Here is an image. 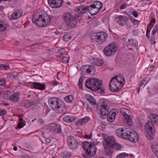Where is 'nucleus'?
Returning <instances> with one entry per match:
<instances>
[{
	"label": "nucleus",
	"mask_w": 158,
	"mask_h": 158,
	"mask_svg": "<svg viewBox=\"0 0 158 158\" xmlns=\"http://www.w3.org/2000/svg\"><path fill=\"white\" fill-rule=\"evenodd\" d=\"M67 142L70 148L73 150L77 149L79 145L76 139L72 136L67 137Z\"/></svg>",
	"instance_id": "obj_11"
},
{
	"label": "nucleus",
	"mask_w": 158,
	"mask_h": 158,
	"mask_svg": "<svg viewBox=\"0 0 158 158\" xmlns=\"http://www.w3.org/2000/svg\"><path fill=\"white\" fill-rule=\"evenodd\" d=\"M50 6L52 8H58L61 6L63 1L62 0H48Z\"/></svg>",
	"instance_id": "obj_12"
},
{
	"label": "nucleus",
	"mask_w": 158,
	"mask_h": 158,
	"mask_svg": "<svg viewBox=\"0 0 158 158\" xmlns=\"http://www.w3.org/2000/svg\"><path fill=\"white\" fill-rule=\"evenodd\" d=\"M88 8L89 6H80L75 8L74 10L78 13L84 14L88 11Z\"/></svg>",
	"instance_id": "obj_17"
},
{
	"label": "nucleus",
	"mask_w": 158,
	"mask_h": 158,
	"mask_svg": "<svg viewBox=\"0 0 158 158\" xmlns=\"http://www.w3.org/2000/svg\"><path fill=\"white\" fill-rule=\"evenodd\" d=\"M127 44L129 45H131L134 47L138 46V42L136 40L133 39H129L127 42Z\"/></svg>",
	"instance_id": "obj_27"
},
{
	"label": "nucleus",
	"mask_w": 158,
	"mask_h": 158,
	"mask_svg": "<svg viewBox=\"0 0 158 158\" xmlns=\"http://www.w3.org/2000/svg\"><path fill=\"white\" fill-rule=\"evenodd\" d=\"M6 84V81L4 79H0V85L4 86Z\"/></svg>",
	"instance_id": "obj_50"
},
{
	"label": "nucleus",
	"mask_w": 158,
	"mask_h": 158,
	"mask_svg": "<svg viewBox=\"0 0 158 158\" xmlns=\"http://www.w3.org/2000/svg\"><path fill=\"white\" fill-rule=\"evenodd\" d=\"M158 147V144L156 143H154L152 146V151H155L156 148Z\"/></svg>",
	"instance_id": "obj_43"
},
{
	"label": "nucleus",
	"mask_w": 158,
	"mask_h": 158,
	"mask_svg": "<svg viewBox=\"0 0 158 158\" xmlns=\"http://www.w3.org/2000/svg\"><path fill=\"white\" fill-rule=\"evenodd\" d=\"M74 17H73L72 19L69 20V22L66 24V26H68L69 28H74L77 25V22L76 17H79V15H76Z\"/></svg>",
	"instance_id": "obj_14"
},
{
	"label": "nucleus",
	"mask_w": 158,
	"mask_h": 158,
	"mask_svg": "<svg viewBox=\"0 0 158 158\" xmlns=\"http://www.w3.org/2000/svg\"><path fill=\"white\" fill-rule=\"evenodd\" d=\"M58 52L61 56H63L66 53V51L64 48L60 49L58 50Z\"/></svg>",
	"instance_id": "obj_42"
},
{
	"label": "nucleus",
	"mask_w": 158,
	"mask_h": 158,
	"mask_svg": "<svg viewBox=\"0 0 158 158\" xmlns=\"http://www.w3.org/2000/svg\"><path fill=\"white\" fill-rule=\"evenodd\" d=\"M8 67L6 65L3 64H0V70H2L5 69L6 70L7 68Z\"/></svg>",
	"instance_id": "obj_47"
},
{
	"label": "nucleus",
	"mask_w": 158,
	"mask_h": 158,
	"mask_svg": "<svg viewBox=\"0 0 158 158\" xmlns=\"http://www.w3.org/2000/svg\"><path fill=\"white\" fill-rule=\"evenodd\" d=\"M91 36L92 40L97 41V42H98V40H99L98 33H94L91 35Z\"/></svg>",
	"instance_id": "obj_31"
},
{
	"label": "nucleus",
	"mask_w": 158,
	"mask_h": 158,
	"mask_svg": "<svg viewBox=\"0 0 158 158\" xmlns=\"http://www.w3.org/2000/svg\"><path fill=\"white\" fill-rule=\"evenodd\" d=\"M54 127L53 131V132L54 133H59L61 131V129L60 126L58 125L54 124Z\"/></svg>",
	"instance_id": "obj_30"
},
{
	"label": "nucleus",
	"mask_w": 158,
	"mask_h": 158,
	"mask_svg": "<svg viewBox=\"0 0 158 158\" xmlns=\"http://www.w3.org/2000/svg\"><path fill=\"white\" fill-rule=\"evenodd\" d=\"M48 102L49 106L54 110H62L65 111L66 110L63 102L56 97L50 98L48 99Z\"/></svg>",
	"instance_id": "obj_5"
},
{
	"label": "nucleus",
	"mask_w": 158,
	"mask_h": 158,
	"mask_svg": "<svg viewBox=\"0 0 158 158\" xmlns=\"http://www.w3.org/2000/svg\"><path fill=\"white\" fill-rule=\"evenodd\" d=\"M85 86L93 91L99 89V81L97 78H92L87 79L85 81Z\"/></svg>",
	"instance_id": "obj_7"
},
{
	"label": "nucleus",
	"mask_w": 158,
	"mask_h": 158,
	"mask_svg": "<svg viewBox=\"0 0 158 158\" xmlns=\"http://www.w3.org/2000/svg\"><path fill=\"white\" fill-rule=\"evenodd\" d=\"M90 118L89 117H85L82 119H78L77 121V124L78 125H81L83 123H85L88 122L90 120Z\"/></svg>",
	"instance_id": "obj_24"
},
{
	"label": "nucleus",
	"mask_w": 158,
	"mask_h": 158,
	"mask_svg": "<svg viewBox=\"0 0 158 158\" xmlns=\"http://www.w3.org/2000/svg\"><path fill=\"white\" fill-rule=\"evenodd\" d=\"M106 144L105 145H107L113 147L114 149L119 150L121 146L118 144L116 141L115 138L113 136H108L105 139Z\"/></svg>",
	"instance_id": "obj_9"
},
{
	"label": "nucleus",
	"mask_w": 158,
	"mask_h": 158,
	"mask_svg": "<svg viewBox=\"0 0 158 158\" xmlns=\"http://www.w3.org/2000/svg\"><path fill=\"white\" fill-rule=\"evenodd\" d=\"M83 78L81 77L79 79V82H78V86L79 87L83 89H82V85L83 82Z\"/></svg>",
	"instance_id": "obj_40"
},
{
	"label": "nucleus",
	"mask_w": 158,
	"mask_h": 158,
	"mask_svg": "<svg viewBox=\"0 0 158 158\" xmlns=\"http://www.w3.org/2000/svg\"><path fill=\"white\" fill-rule=\"evenodd\" d=\"M117 49V44L115 43H112L105 48L103 52L106 56H111L115 53Z\"/></svg>",
	"instance_id": "obj_8"
},
{
	"label": "nucleus",
	"mask_w": 158,
	"mask_h": 158,
	"mask_svg": "<svg viewBox=\"0 0 158 158\" xmlns=\"http://www.w3.org/2000/svg\"><path fill=\"white\" fill-rule=\"evenodd\" d=\"M98 142H90L88 141L83 142L82 146L85 151V154L82 153L83 157L87 158L86 157H91L95 155L96 153L97 148L96 145H98Z\"/></svg>",
	"instance_id": "obj_3"
},
{
	"label": "nucleus",
	"mask_w": 158,
	"mask_h": 158,
	"mask_svg": "<svg viewBox=\"0 0 158 158\" xmlns=\"http://www.w3.org/2000/svg\"><path fill=\"white\" fill-rule=\"evenodd\" d=\"M62 59L64 62L65 63H67L69 62V59L68 58L66 57H63Z\"/></svg>",
	"instance_id": "obj_52"
},
{
	"label": "nucleus",
	"mask_w": 158,
	"mask_h": 158,
	"mask_svg": "<svg viewBox=\"0 0 158 158\" xmlns=\"http://www.w3.org/2000/svg\"><path fill=\"white\" fill-rule=\"evenodd\" d=\"M89 68L86 70V73H88L89 74H92V72L94 73V71L95 70V68L93 65H88Z\"/></svg>",
	"instance_id": "obj_28"
},
{
	"label": "nucleus",
	"mask_w": 158,
	"mask_h": 158,
	"mask_svg": "<svg viewBox=\"0 0 158 158\" xmlns=\"http://www.w3.org/2000/svg\"><path fill=\"white\" fill-rule=\"evenodd\" d=\"M88 12L92 15H95L99 12V8L97 7L95 4H93L89 6Z\"/></svg>",
	"instance_id": "obj_15"
},
{
	"label": "nucleus",
	"mask_w": 158,
	"mask_h": 158,
	"mask_svg": "<svg viewBox=\"0 0 158 158\" xmlns=\"http://www.w3.org/2000/svg\"><path fill=\"white\" fill-rule=\"evenodd\" d=\"M118 23L119 24L120 26H123L124 25V24H123V23L122 22V21L118 20L117 21Z\"/></svg>",
	"instance_id": "obj_61"
},
{
	"label": "nucleus",
	"mask_w": 158,
	"mask_h": 158,
	"mask_svg": "<svg viewBox=\"0 0 158 158\" xmlns=\"http://www.w3.org/2000/svg\"><path fill=\"white\" fill-rule=\"evenodd\" d=\"M34 88L35 89L43 90L45 88V85L44 84H41L39 83L35 82L34 83Z\"/></svg>",
	"instance_id": "obj_25"
},
{
	"label": "nucleus",
	"mask_w": 158,
	"mask_h": 158,
	"mask_svg": "<svg viewBox=\"0 0 158 158\" xmlns=\"http://www.w3.org/2000/svg\"><path fill=\"white\" fill-rule=\"evenodd\" d=\"M17 74L15 73H12L10 74V77L11 78L15 79L17 77Z\"/></svg>",
	"instance_id": "obj_51"
},
{
	"label": "nucleus",
	"mask_w": 158,
	"mask_h": 158,
	"mask_svg": "<svg viewBox=\"0 0 158 158\" xmlns=\"http://www.w3.org/2000/svg\"><path fill=\"white\" fill-rule=\"evenodd\" d=\"M94 64L97 66H99V60L98 59H94Z\"/></svg>",
	"instance_id": "obj_49"
},
{
	"label": "nucleus",
	"mask_w": 158,
	"mask_h": 158,
	"mask_svg": "<svg viewBox=\"0 0 158 158\" xmlns=\"http://www.w3.org/2000/svg\"><path fill=\"white\" fill-rule=\"evenodd\" d=\"M9 99L12 102H17L19 100V93L16 92L10 95L9 97Z\"/></svg>",
	"instance_id": "obj_18"
},
{
	"label": "nucleus",
	"mask_w": 158,
	"mask_h": 158,
	"mask_svg": "<svg viewBox=\"0 0 158 158\" xmlns=\"http://www.w3.org/2000/svg\"><path fill=\"white\" fill-rule=\"evenodd\" d=\"M127 4L125 3H124L120 7V8L121 9H124L125 8V6Z\"/></svg>",
	"instance_id": "obj_58"
},
{
	"label": "nucleus",
	"mask_w": 158,
	"mask_h": 158,
	"mask_svg": "<svg viewBox=\"0 0 158 158\" xmlns=\"http://www.w3.org/2000/svg\"><path fill=\"white\" fill-rule=\"evenodd\" d=\"M158 31V26L156 25L154 28L152 33V35H155V34Z\"/></svg>",
	"instance_id": "obj_45"
},
{
	"label": "nucleus",
	"mask_w": 158,
	"mask_h": 158,
	"mask_svg": "<svg viewBox=\"0 0 158 158\" xmlns=\"http://www.w3.org/2000/svg\"><path fill=\"white\" fill-rule=\"evenodd\" d=\"M19 123L18 125V127L20 129L23 127L25 125V124L23 123V119L22 118H20L19 119Z\"/></svg>",
	"instance_id": "obj_37"
},
{
	"label": "nucleus",
	"mask_w": 158,
	"mask_h": 158,
	"mask_svg": "<svg viewBox=\"0 0 158 158\" xmlns=\"http://www.w3.org/2000/svg\"><path fill=\"white\" fill-rule=\"evenodd\" d=\"M24 106L27 108H28L30 107V105H29V104L27 102H25L24 103Z\"/></svg>",
	"instance_id": "obj_55"
},
{
	"label": "nucleus",
	"mask_w": 158,
	"mask_h": 158,
	"mask_svg": "<svg viewBox=\"0 0 158 158\" xmlns=\"http://www.w3.org/2000/svg\"><path fill=\"white\" fill-rule=\"evenodd\" d=\"M45 142L47 143H49L51 142V140L49 138H47L45 139Z\"/></svg>",
	"instance_id": "obj_64"
},
{
	"label": "nucleus",
	"mask_w": 158,
	"mask_h": 158,
	"mask_svg": "<svg viewBox=\"0 0 158 158\" xmlns=\"http://www.w3.org/2000/svg\"><path fill=\"white\" fill-rule=\"evenodd\" d=\"M132 22L133 23L136 24H137L138 21L136 19H134L132 21Z\"/></svg>",
	"instance_id": "obj_62"
},
{
	"label": "nucleus",
	"mask_w": 158,
	"mask_h": 158,
	"mask_svg": "<svg viewBox=\"0 0 158 158\" xmlns=\"http://www.w3.org/2000/svg\"><path fill=\"white\" fill-rule=\"evenodd\" d=\"M85 98L90 103L92 104L94 107H96L97 110L98 111V104H97L96 102L95 98L90 94H86L85 95Z\"/></svg>",
	"instance_id": "obj_13"
},
{
	"label": "nucleus",
	"mask_w": 158,
	"mask_h": 158,
	"mask_svg": "<svg viewBox=\"0 0 158 158\" xmlns=\"http://www.w3.org/2000/svg\"><path fill=\"white\" fill-rule=\"evenodd\" d=\"M132 15H133L135 17H136L138 16V13L135 11H133L132 12Z\"/></svg>",
	"instance_id": "obj_59"
},
{
	"label": "nucleus",
	"mask_w": 158,
	"mask_h": 158,
	"mask_svg": "<svg viewBox=\"0 0 158 158\" xmlns=\"http://www.w3.org/2000/svg\"><path fill=\"white\" fill-rule=\"evenodd\" d=\"M71 38V36L69 35L66 34L63 37V39L64 41L67 42L70 40Z\"/></svg>",
	"instance_id": "obj_39"
},
{
	"label": "nucleus",
	"mask_w": 158,
	"mask_h": 158,
	"mask_svg": "<svg viewBox=\"0 0 158 158\" xmlns=\"http://www.w3.org/2000/svg\"><path fill=\"white\" fill-rule=\"evenodd\" d=\"M103 6V4L100 1H99V11L101 10V9L102 8Z\"/></svg>",
	"instance_id": "obj_63"
},
{
	"label": "nucleus",
	"mask_w": 158,
	"mask_h": 158,
	"mask_svg": "<svg viewBox=\"0 0 158 158\" xmlns=\"http://www.w3.org/2000/svg\"><path fill=\"white\" fill-rule=\"evenodd\" d=\"M6 113V111L5 110H2L0 109V116L3 115Z\"/></svg>",
	"instance_id": "obj_48"
},
{
	"label": "nucleus",
	"mask_w": 158,
	"mask_h": 158,
	"mask_svg": "<svg viewBox=\"0 0 158 158\" xmlns=\"http://www.w3.org/2000/svg\"><path fill=\"white\" fill-rule=\"evenodd\" d=\"M71 154L70 152H66V153L65 154V156L66 157H69L71 155Z\"/></svg>",
	"instance_id": "obj_56"
},
{
	"label": "nucleus",
	"mask_w": 158,
	"mask_h": 158,
	"mask_svg": "<svg viewBox=\"0 0 158 158\" xmlns=\"http://www.w3.org/2000/svg\"><path fill=\"white\" fill-rule=\"evenodd\" d=\"M22 10L20 9L15 10L12 14L10 19L15 20L19 18L23 14Z\"/></svg>",
	"instance_id": "obj_16"
},
{
	"label": "nucleus",
	"mask_w": 158,
	"mask_h": 158,
	"mask_svg": "<svg viewBox=\"0 0 158 158\" xmlns=\"http://www.w3.org/2000/svg\"><path fill=\"white\" fill-rule=\"evenodd\" d=\"M107 35L104 32H99V43H102L107 38Z\"/></svg>",
	"instance_id": "obj_23"
},
{
	"label": "nucleus",
	"mask_w": 158,
	"mask_h": 158,
	"mask_svg": "<svg viewBox=\"0 0 158 158\" xmlns=\"http://www.w3.org/2000/svg\"><path fill=\"white\" fill-rule=\"evenodd\" d=\"M122 115L126 120V122L129 125H132V122L131 117L130 116V111L125 108H122L120 110Z\"/></svg>",
	"instance_id": "obj_10"
},
{
	"label": "nucleus",
	"mask_w": 158,
	"mask_h": 158,
	"mask_svg": "<svg viewBox=\"0 0 158 158\" xmlns=\"http://www.w3.org/2000/svg\"><path fill=\"white\" fill-rule=\"evenodd\" d=\"M92 133L90 134L89 135H85V138L88 139H90L92 137Z\"/></svg>",
	"instance_id": "obj_54"
},
{
	"label": "nucleus",
	"mask_w": 158,
	"mask_h": 158,
	"mask_svg": "<svg viewBox=\"0 0 158 158\" xmlns=\"http://www.w3.org/2000/svg\"><path fill=\"white\" fill-rule=\"evenodd\" d=\"M99 103L101 106L100 109L99 110L100 112V117L102 119L107 118L109 122H113L115 120L116 114L113 112L108 114L109 109L108 107L107 102L105 98H101L99 99Z\"/></svg>",
	"instance_id": "obj_1"
},
{
	"label": "nucleus",
	"mask_w": 158,
	"mask_h": 158,
	"mask_svg": "<svg viewBox=\"0 0 158 158\" xmlns=\"http://www.w3.org/2000/svg\"><path fill=\"white\" fill-rule=\"evenodd\" d=\"M104 147L105 153L106 155L110 156L113 154L114 149L113 147L105 145H104Z\"/></svg>",
	"instance_id": "obj_21"
},
{
	"label": "nucleus",
	"mask_w": 158,
	"mask_h": 158,
	"mask_svg": "<svg viewBox=\"0 0 158 158\" xmlns=\"http://www.w3.org/2000/svg\"><path fill=\"white\" fill-rule=\"evenodd\" d=\"M128 131L127 130V128H125V129H123V135L122 138L126 139L127 138V136H126L125 135L127 133V132Z\"/></svg>",
	"instance_id": "obj_44"
},
{
	"label": "nucleus",
	"mask_w": 158,
	"mask_h": 158,
	"mask_svg": "<svg viewBox=\"0 0 158 158\" xmlns=\"http://www.w3.org/2000/svg\"><path fill=\"white\" fill-rule=\"evenodd\" d=\"M138 139L139 137L137 134L135 132H133L131 131L128 139L131 142H136L138 140Z\"/></svg>",
	"instance_id": "obj_19"
},
{
	"label": "nucleus",
	"mask_w": 158,
	"mask_h": 158,
	"mask_svg": "<svg viewBox=\"0 0 158 158\" xmlns=\"http://www.w3.org/2000/svg\"><path fill=\"white\" fill-rule=\"evenodd\" d=\"M37 45L36 44H34L31 45L30 47L31 49H33L36 48H37Z\"/></svg>",
	"instance_id": "obj_53"
},
{
	"label": "nucleus",
	"mask_w": 158,
	"mask_h": 158,
	"mask_svg": "<svg viewBox=\"0 0 158 158\" xmlns=\"http://www.w3.org/2000/svg\"><path fill=\"white\" fill-rule=\"evenodd\" d=\"M32 22L39 27H45L49 25L51 22V18L48 14L38 15L34 14L32 18Z\"/></svg>",
	"instance_id": "obj_4"
},
{
	"label": "nucleus",
	"mask_w": 158,
	"mask_h": 158,
	"mask_svg": "<svg viewBox=\"0 0 158 158\" xmlns=\"http://www.w3.org/2000/svg\"><path fill=\"white\" fill-rule=\"evenodd\" d=\"M0 96L2 97L3 99H9V97L8 93L7 92H6L3 93L0 92Z\"/></svg>",
	"instance_id": "obj_38"
},
{
	"label": "nucleus",
	"mask_w": 158,
	"mask_h": 158,
	"mask_svg": "<svg viewBox=\"0 0 158 158\" xmlns=\"http://www.w3.org/2000/svg\"><path fill=\"white\" fill-rule=\"evenodd\" d=\"M133 34L134 35H137L139 33L137 29H135L133 31Z\"/></svg>",
	"instance_id": "obj_57"
},
{
	"label": "nucleus",
	"mask_w": 158,
	"mask_h": 158,
	"mask_svg": "<svg viewBox=\"0 0 158 158\" xmlns=\"http://www.w3.org/2000/svg\"><path fill=\"white\" fill-rule=\"evenodd\" d=\"M144 129L146 131V136L149 139L151 140L155 136V131L152 123L148 121L145 125Z\"/></svg>",
	"instance_id": "obj_6"
},
{
	"label": "nucleus",
	"mask_w": 158,
	"mask_h": 158,
	"mask_svg": "<svg viewBox=\"0 0 158 158\" xmlns=\"http://www.w3.org/2000/svg\"><path fill=\"white\" fill-rule=\"evenodd\" d=\"M118 18L119 20L122 21H123L124 22H127L129 20L128 18L127 17L123 15H119Z\"/></svg>",
	"instance_id": "obj_33"
},
{
	"label": "nucleus",
	"mask_w": 158,
	"mask_h": 158,
	"mask_svg": "<svg viewBox=\"0 0 158 158\" xmlns=\"http://www.w3.org/2000/svg\"><path fill=\"white\" fill-rule=\"evenodd\" d=\"M102 81L99 80V94L103 95L106 93L104 88L102 87Z\"/></svg>",
	"instance_id": "obj_29"
},
{
	"label": "nucleus",
	"mask_w": 158,
	"mask_h": 158,
	"mask_svg": "<svg viewBox=\"0 0 158 158\" xmlns=\"http://www.w3.org/2000/svg\"><path fill=\"white\" fill-rule=\"evenodd\" d=\"M64 99L67 102H70L73 101L74 99V98L73 96L69 95L66 96Z\"/></svg>",
	"instance_id": "obj_36"
},
{
	"label": "nucleus",
	"mask_w": 158,
	"mask_h": 158,
	"mask_svg": "<svg viewBox=\"0 0 158 158\" xmlns=\"http://www.w3.org/2000/svg\"><path fill=\"white\" fill-rule=\"evenodd\" d=\"M131 131L130 132L129 131H128L127 132V133L125 135L127 136H128V137H127V138H126V139H128L129 137V135H130V133H131Z\"/></svg>",
	"instance_id": "obj_60"
},
{
	"label": "nucleus",
	"mask_w": 158,
	"mask_h": 158,
	"mask_svg": "<svg viewBox=\"0 0 158 158\" xmlns=\"http://www.w3.org/2000/svg\"><path fill=\"white\" fill-rule=\"evenodd\" d=\"M150 119L156 124L158 125V115L151 114L149 116Z\"/></svg>",
	"instance_id": "obj_26"
},
{
	"label": "nucleus",
	"mask_w": 158,
	"mask_h": 158,
	"mask_svg": "<svg viewBox=\"0 0 158 158\" xmlns=\"http://www.w3.org/2000/svg\"><path fill=\"white\" fill-rule=\"evenodd\" d=\"M54 124L52 123L48 125L46 127L47 130L49 131L53 132Z\"/></svg>",
	"instance_id": "obj_34"
},
{
	"label": "nucleus",
	"mask_w": 158,
	"mask_h": 158,
	"mask_svg": "<svg viewBox=\"0 0 158 158\" xmlns=\"http://www.w3.org/2000/svg\"><path fill=\"white\" fill-rule=\"evenodd\" d=\"M129 155L126 152H122L119 154L118 155L116 158H125L126 157L128 156Z\"/></svg>",
	"instance_id": "obj_35"
},
{
	"label": "nucleus",
	"mask_w": 158,
	"mask_h": 158,
	"mask_svg": "<svg viewBox=\"0 0 158 158\" xmlns=\"http://www.w3.org/2000/svg\"><path fill=\"white\" fill-rule=\"evenodd\" d=\"M123 129L122 128H120L117 129L116 131V135L117 136L122 138Z\"/></svg>",
	"instance_id": "obj_32"
},
{
	"label": "nucleus",
	"mask_w": 158,
	"mask_h": 158,
	"mask_svg": "<svg viewBox=\"0 0 158 158\" xmlns=\"http://www.w3.org/2000/svg\"><path fill=\"white\" fill-rule=\"evenodd\" d=\"M155 38V36L153 35H151V44L153 45L154 44L156 43Z\"/></svg>",
	"instance_id": "obj_46"
},
{
	"label": "nucleus",
	"mask_w": 158,
	"mask_h": 158,
	"mask_svg": "<svg viewBox=\"0 0 158 158\" xmlns=\"http://www.w3.org/2000/svg\"><path fill=\"white\" fill-rule=\"evenodd\" d=\"M4 23V22L0 21V32L5 31L6 30V27H3Z\"/></svg>",
	"instance_id": "obj_41"
},
{
	"label": "nucleus",
	"mask_w": 158,
	"mask_h": 158,
	"mask_svg": "<svg viewBox=\"0 0 158 158\" xmlns=\"http://www.w3.org/2000/svg\"><path fill=\"white\" fill-rule=\"evenodd\" d=\"M125 78L122 75L113 77L109 83V88L112 92H117L122 88L125 82Z\"/></svg>",
	"instance_id": "obj_2"
},
{
	"label": "nucleus",
	"mask_w": 158,
	"mask_h": 158,
	"mask_svg": "<svg viewBox=\"0 0 158 158\" xmlns=\"http://www.w3.org/2000/svg\"><path fill=\"white\" fill-rule=\"evenodd\" d=\"M73 16L69 12H66L64 13L62 15V18L66 23V24L69 22V20L72 19Z\"/></svg>",
	"instance_id": "obj_22"
},
{
	"label": "nucleus",
	"mask_w": 158,
	"mask_h": 158,
	"mask_svg": "<svg viewBox=\"0 0 158 158\" xmlns=\"http://www.w3.org/2000/svg\"><path fill=\"white\" fill-rule=\"evenodd\" d=\"M62 117L63 120L66 122H70L75 120V117L70 116L68 114H63Z\"/></svg>",
	"instance_id": "obj_20"
}]
</instances>
